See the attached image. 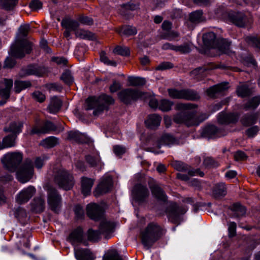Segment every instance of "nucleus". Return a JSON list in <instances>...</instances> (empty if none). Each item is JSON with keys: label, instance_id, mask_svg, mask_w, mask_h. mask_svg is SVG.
Segmentation results:
<instances>
[{"label": "nucleus", "instance_id": "nucleus-1", "mask_svg": "<svg viewBox=\"0 0 260 260\" xmlns=\"http://www.w3.org/2000/svg\"><path fill=\"white\" fill-rule=\"evenodd\" d=\"M49 157L46 155L35 158L33 161L30 158L26 159L16 173L19 181L24 183L28 181L34 173V166L38 170H40L45 165V162Z\"/></svg>", "mask_w": 260, "mask_h": 260}, {"label": "nucleus", "instance_id": "nucleus-2", "mask_svg": "<svg viewBox=\"0 0 260 260\" xmlns=\"http://www.w3.org/2000/svg\"><path fill=\"white\" fill-rule=\"evenodd\" d=\"M196 107L195 105L190 103L177 104L176 108L181 111L174 115L173 121L178 124L184 123L187 126L198 125L199 122L193 110Z\"/></svg>", "mask_w": 260, "mask_h": 260}, {"label": "nucleus", "instance_id": "nucleus-3", "mask_svg": "<svg viewBox=\"0 0 260 260\" xmlns=\"http://www.w3.org/2000/svg\"><path fill=\"white\" fill-rule=\"evenodd\" d=\"M165 230L157 223H149L141 231L140 238L144 247L149 248L165 234Z\"/></svg>", "mask_w": 260, "mask_h": 260}, {"label": "nucleus", "instance_id": "nucleus-4", "mask_svg": "<svg viewBox=\"0 0 260 260\" xmlns=\"http://www.w3.org/2000/svg\"><path fill=\"white\" fill-rule=\"evenodd\" d=\"M114 103V99H86L83 108L86 111L93 110V115L98 116L108 110L109 106Z\"/></svg>", "mask_w": 260, "mask_h": 260}, {"label": "nucleus", "instance_id": "nucleus-5", "mask_svg": "<svg viewBox=\"0 0 260 260\" xmlns=\"http://www.w3.org/2000/svg\"><path fill=\"white\" fill-rule=\"evenodd\" d=\"M32 43L26 39H17L11 46L10 54L16 58H23L32 50Z\"/></svg>", "mask_w": 260, "mask_h": 260}, {"label": "nucleus", "instance_id": "nucleus-6", "mask_svg": "<svg viewBox=\"0 0 260 260\" xmlns=\"http://www.w3.org/2000/svg\"><path fill=\"white\" fill-rule=\"evenodd\" d=\"M54 181L66 190H70L74 184V179L72 174L64 169H59L54 174Z\"/></svg>", "mask_w": 260, "mask_h": 260}, {"label": "nucleus", "instance_id": "nucleus-7", "mask_svg": "<svg viewBox=\"0 0 260 260\" xmlns=\"http://www.w3.org/2000/svg\"><path fill=\"white\" fill-rule=\"evenodd\" d=\"M186 211L185 208L179 206L176 203H171L166 209L169 220L174 224H179L182 220L181 215Z\"/></svg>", "mask_w": 260, "mask_h": 260}, {"label": "nucleus", "instance_id": "nucleus-8", "mask_svg": "<svg viewBox=\"0 0 260 260\" xmlns=\"http://www.w3.org/2000/svg\"><path fill=\"white\" fill-rule=\"evenodd\" d=\"M23 154L19 152H13L5 154L2 159L4 165L10 171H14L22 160Z\"/></svg>", "mask_w": 260, "mask_h": 260}, {"label": "nucleus", "instance_id": "nucleus-9", "mask_svg": "<svg viewBox=\"0 0 260 260\" xmlns=\"http://www.w3.org/2000/svg\"><path fill=\"white\" fill-rule=\"evenodd\" d=\"M47 202L52 211L55 213L59 211L61 205V197L54 187H49L47 190Z\"/></svg>", "mask_w": 260, "mask_h": 260}, {"label": "nucleus", "instance_id": "nucleus-10", "mask_svg": "<svg viewBox=\"0 0 260 260\" xmlns=\"http://www.w3.org/2000/svg\"><path fill=\"white\" fill-rule=\"evenodd\" d=\"M118 98H153L155 94L150 91L144 92L138 88H128L121 90Z\"/></svg>", "mask_w": 260, "mask_h": 260}, {"label": "nucleus", "instance_id": "nucleus-11", "mask_svg": "<svg viewBox=\"0 0 260 260\" xmlns=\"http://www.w3.org/2000/svg\"><path fill=\"white\" fill-rule=\"evenodd\" d=\"M229 20L240 27H244L247 24L251 22V17H248L242 12H231L228 14Z\"/></svg>", "mask_w": 260, "mask_h": 260}, {"label": "nucleus", "instance_id": "nucleus-12", "mask_svg": "<svg viewBox=\"0 0 260 260\" xmlns=\"http://www.w3.org/2000/svg\"><path fill=\"white\" fill-rule=\"evenodd\" d=\"M171 166L178 171L187 172L190 176H195L197 175L201 177L204 176V172L201 171L199 169H194L191 168L190 166L181 161H173L171 163Z\"/></svg>", "mask_w": 260, "mask_h": 260}, {"label": "nucleus", "instance_id": "nucleus-13", "mask_svg": "<svg viewBox=\"0 0 260 260\" xmlns=\"http://www.w3.org/2000/svg\"><path fill=\"white\" fill-rule=\"evenodd\" d=\"M57 129L56 126L51 121L49 120L45 121L42 125L39 126L36 123L32 128L30 132V135L35 134H48L51 132L55 131Z\"/></svg>", "mask_w": 260, "mask_h": 260}, {"label": "nucleus", "instance_id": "nucleus-14", "mask_svg": "<svg viewBox=\"0 0 260 260\" xmlns=\"http://www.w3.org/2000/svg\"><path fill=\"white\" fill-rule=\"evenodd\" d=\"M104 212L103 207L95 203H90L86 207L87 216L95 221L101 219L104 215Z\"/></svg>", "mask_w": 260, "mask_h": 260}, {"label": "nucleus", "instance_id": "nucleus-15", "mask_svg": "<svg viewBox=\"0 0 260 260\" xmlns=\"http://www.w3.org/2000/svg\"><path fill=\"white\" fill-rule=\"evenodd\" d=\"M135 199L140 203L146 202L149 196V191L146 186L141 184H136L133 190Z\"/></svg>", "mask_w": 260, "mask_h": 260}, {"label": "nucleus", "instance_id": "nucleus-16", "mask_svg": "<svg viewBox=\"0 0 260 260\" xmlns=\"http://www.w3.org/2000/svg\"><path fill=\"white\" fill-rule=\"evenodd\" d=\"M68 239L74 246L80 243H83L85 246L88 245L87 242L84 238L83 230L80 226L74 230L69 235Z\"/></svg>", "mask_w": 260, "mask_h": 260}, {"label": "nucleus", "instance_id": "nucleus-17", "mask_svg": "<svg viewBox=\"0 0 260 260\" xmlns=\"http://www.w3.org/2000/svg\"><path fill=\"white\" fill-rule=\"evenodd\" d=\"M171 98H200L198 92L190 89L177 90L175 88L168 89Z\"/></svg>", "mask_w": 260, "mask_h": 260}, {"label": "nucleus", "instance_id": "nucleus-18", "mask_svg": "<svg viewBox=\"0 0 260 260\" xmlns=\"http://www.w3.org/2000/svg\"><path fill=\"white\" fill-rule=\"evenodd\" d=\"M36 193V188L32 186H29L22 189L16 196L15 200L19 204L27 203Z\"/></svg>", "mask_w": 260, "mask_h": 260}, {"label": "nucleus", "instance_id": "nucleus-19", "mask_svg": "<svg viewBox=\"0 0 260 260\" xmlns=\"http://www.w3.org/2000/svg\"><path fill=\"white\" fill-rule=\"evenodd\" d=\"M229 87V83L224 82L210 87L206 90V92L207 95L209 97L215 95L222 96L228 91Z\"/></svg>", "mask_w": 260, "mask_h": 260}, {"label": "nucleus", "instance_id": "nucleus-20", "mask_svg": "<svg viewBox=\"0 0 260 260\" xmlns=\"http://www.w3.org/2000/svg\"><path fill=\"white\" fill-rule=\"evenodd\" d=\"M112 179L110 176L103 178L93 191L95 197H98L101 194L108 192L112 186Z\"/></svg>", "mask_w": 260, "mask_h": 260}, {"label": "nucleus", "instance_id": "nucleus-21", "mask_svg": "<svg viewBox=\"0 0 260 260\" xmlns=\"http://www.w3.org/2000/svg\"><path fill=\"white\" fill-rule=\"evenodd\" d=\"M148 185L155 198L164 202L167 201V197L164 190L153 179H151L149 180Z\"/></svg>", "mask_w": 260, "mask_h": 260}, {"label": "nucleus", "instance_id": "nucleus-22", "mask_svg": "<svg viewBox=\"0 0 260 260\" xmlns=\"http://www.w3.org/2000/svg\"><path fill=\"white\" fill-rule=\"evenodd\" d=\"M240 115L238 113H226L223 112L218 115V121L222 124H235L238 121Z\"/></svg>", "mask_w": 260, "mask_h": 260}, {"label": "nucleus", "instance_id": "nucleus-23", "mask_svg": "<svg viewBox=\"0 0 260 260\" xmlns=\"http://www.w3.org/2000/svg\"><path fill=\"white\" fill-rule=\"evenodd\" d=\"M149 105L152 108L156 109L158 107L162 111H168L171 110L173 103L167 99H162L158 103L156 99H150Z\"/></svg>", "mask_w": 260, "mask_h": 260}, {"label": "nucleus", "instance_id": "nucleus-24", "mask_svg": "<svg viewBox=\"0 0 260 260\" xmlns=\"http://www.w3.org/2000/svg\"><path fill=\"white\" fill-rule=\"evenodd\" d=\"M140 4L133 3L131 2L123 4L120 5V8L119 9V14L124 17L125 19H128L129 18V11H135L139 8Z\"/></svg>", "mask_w": 260, "mask_h": 260}, {"label": "nucleus", "instance_id": "nucleus-25", "mask_svg": "<svg viewBox=\"0 0 260 260\" xmlns=\"http://www.w3.org/2000/svg\"><path fill=\"white\" fill-rule=\"evenodd\" d=\"M74 254L77 260H94V257L90 250L87 248H74Z\"/></svg>", "mask_w": 260, "mask_h": 260}, {"label": "nucleus", "instance_id": "nucleus-26", "mask_svg": "<svg viewBox=\"0 0 260 260\" xmlns=\"http://www.w3.org/2000/svg\"><path fill=\"white\" fill-rule=\"evenodd\" d=\"M203 41L204 46L208 48H215L219 40L213 32H209L203 35Z\"/></svg>", "mask_w": 260, "mask_h": 260}, {"label": "nucleus", "instance_id": "nucleus-27", "mask_svg": "<svg viewBox=\"0 0 260 260\" xmlns=\"http://www.w3.org/2000/svg\"><path fill=\"white\" fill-rule=\"evenodd\" d=\"M31 209L35 213L42 212L45 207V202L44 198L42 197L35 198L30 204Z\"/></svg>", "mask_w": 260, "mask_h": 260}, {"label": "nucleus", "instance_id": "nucleus-28", "mask_svg": "<svg viewBox=\"0 0 260 260\" xmlns=\"http://www.w3.org/2000/svg\"><path fill=\"white\" fill-rule=\"evenodd\" d=\"M178 143V141L169 134L163 135L157 142V147L160 148L162 145L170 146Z\"/></svg>", "mask_w": 260, "mask_h": 260}, {"label": "nucleus", "instance_id": "nucleus-29", "mask_svg": "<svg viewBox=\"0 0 260 260\" xmlns=\"http://www.w3.org/2000/svg\"><path fill=\"white\" fill-rule=\"evenodd\" d=\"M253 91V88L247 83L240 84L236 88L237 95L242 98L251 96Z\"/></svg>", "mask_w": 260, "mask_h": 260}, {"label": "nucleus", "instance_id": "nucleus-30", "mask_svg": "<svg viewBox=\"0 0 260 260\" xmlns=\"http://www.w3.org/2000/svg\"><path fill=\"white\" fill-rule=\"evenodd\" d=\"M226 188L224 183L215 184L212 189V196L216 199L223 198L226 194Z\"/></svg>", "mask_w": 260, "mask_h": 260}, {"label": "nucleus", "instance_id": "nucleus-31", "mask_svg": "<svg viewBox=\"0 0 260 260\" xmlns=\"http://www.w3.org/2000/svg\"><path fill=\"white\" fill-rule=\"evenodd\" d=\"M161 120V117L159 115L152 114L148 116L145 123L148 128L154 129L159 125Z\"/></svg>", "mask_w": 260, "mask_h": 260}, {"label": "nucleus", "instance_id": "nucleus-32", "mask_svg": "<svg viewBox=\"0 0 260 260\" xmlns=\"http://www.w3.org/2000/svg\"><path fill=\"white\" fill-rule=\"evenodd\" d=\"M61 25L63 28L75 31V33L80 24L76 20L70 18H64L61 22Z\"/></svg>", "mask_w": 260, "mask_h": 260}, {"label": "nucleus", "instance_id": "nucleus-33", "mask_svg": "<svg viewBox=\"0 0 260 260\" xmlns=\"http://www.w3.org/2000/svg\"><path fill=\"white\" fill-rule=\"evenodd\" d=\"M94 183V180L83 177L81 180V192L84 196L90 194L91 189Z\"/></svg>", "mask_w": 260, "mask_h": 260}, {"label": "nucleus", "instance_id": "nucleus-34", "mask_svg": "<svg viewBox=\"0 0 260 260\" xmlns=\"http://www.w3.org/2000/svg\"><path fill=\"white\" fill-rule=\"evenodd\" d=\"M23 122L22 121H13L10 123L9 127H5L4 131L5 132H12L13 135H17L22 132Z\"/></svg>", "mask_w": 260, "mask_h": 260}, {"label": "nucleus", "instance_id": "nucleus-35", "mask_svg": "<svg viewBox=\"0 0 260 260\" xmlns=\"http://www.w3.org/2000/svg\"><path fill=\"white\" fill-rule=\"evenodd\" d=\"M116 31L120 36H125L126 37H129L134 36L137 33V28L131 25H123L119 27Z\"/></svg>", "mask_w": 260, "mask_h": 260}, {"label": "nucleus", "instance_id": "nucleus-36", "mask_svg": "<svg viewBox=\"0 0 260 260\" xmlns=\"http://www.w3.org/2000/svg\"><path fill=\"white\" fill-rule=\"evenodd\" d=\"M3 84L4 87H0V96L3 98H9L13 86V80L5 79Z\"/></svg>", "mask_w": 260, "mask_h": 260}, {"label": "nucleus", "instance_id": "nucleus-37", "mask_svg": "<svg viewBox=\"0 0 260 260\" xmlns=\"http://www.w3.org/2000/svg\"><path fill=\"white\" fill-rule=\"evenodd\" d=\"M99 228L100 232L102 235H104L106 238H108V235L114 231V225L110 221H101Z\"/></svg>", "mask_w": 260, "mask_h": 260}, {"label": "nucleus", "instance_id": "nucleus-38", "mask_svg": "<svg viewBox=\"0 0 260 260\" xmlns=\"http://www.w3.org/2000/svg\"><path fill=\"white\" fill-rule=\"evenodd\" d=\"M257 118L256 113H247L242 117L240 122L243 126H249L256 123Z\"/></svg>", "mask_w": 260, "mask_h": 260}, {"label": "nucleus", "instance_id": "nucleus-39", "mask_svg": "<svg viewBox=\"0 0 260 260\" xmlns=\"http://www.w3.org/2000/svg\"><path fill=\"white\" fill-rule=\"evenodd\" d=\"M58 144H59V139L54 136L48 137L40 142V145L47 149L53 148Z\"/></svg>", "mask_w": 260, "mask_h": 260}, {"label": "nucleus", "instance_id": "nucleus-40", "mask_svg": "<svg viewBox=\"0 0 260 260\" xmlns=\"http://www.w3.org/2000/svg\"><path fill=\"white\" fill-rule=\"evenodd\" d=\"M231 43L224 39H219L215 48L221 53L229 54L230 51Z\"/></svg>", "mask_w": 260, "mask_h": 260}, {"label": "nucleus", "instance_id": "nucleus-41", "mask_svg": "<svg viewBox=\"0 0 260 260\" xmlns=\"http://www.w3.org/2000/svg\"><path fill=\"white\" fill-rule=\"evenodd\" d=\"M218 132L216 126L213 125H210L206 126L202 131L201 135L203 137L206 138H213L215 137Z\"/></svg>", "mask_w": 260, "mask_h": 260}, {"label": "nucleus", "instance_id": "nucleus-42", "mask_svg": "<svg viewBox=\"0 0 260 260\" xmlns=\"http://www.w3.org/2000/svg\"><path fill=\"white\" fill-rule=\"evenodd\" d=\"M231 210L234 212V217L237 218L244 216L246 212V208L238 203L234 204Z\"/></svg>", "mask_w": 260, "mask_h": 260}, {"label": "nucleus", "instance_id": "nucleus-43", "mask_svg": "<svg viewBox=\"0 0 260 260\" xmlns=\"http://www.w3.org/2000/svg\"><path fill=\"white\" fill-rule=\"evenodd\" d=\"M127 82L129 86L134 87H141L146 83V80L145 78L135 76L128 77Z\"/></svg>", "mask_w": 260, "mask_h": 260}, {"label": "nucleus", "instance_id": "nucleus-44", "mask_svg": "<svg viewBox=\"0 0 260 260\" xmlns=\"http://www.w3.org/2000/svg\"><path fill=\"white\" fill-rule=\"evenodd\" d=\"M62 102L59 99H51L48 107V111L50 113H56L59 111Z\"/></svg>", "mask_w": 260, "mask_h": 260}, {"label": "nucleus", "instance_id": "nucleus-45", "mask_svg": "<svg viewBox=\"0 0 260 260\" xmlns=\"http://www.w3.org/2000/svg\"><path fill=\"white\" fill-rule=\"evenodd\" d=\"M32 86L29 81H21L17 80L14 82V90L16 93H19L22 90L29 88Z\"/></svg>", "mask_w": 260, "mask_h": 260}, {"label": "nucleus", "instance_id": "nucleus-46", "mask_svg": "<svg viewBox=\"0 0 260 260\" xmlns=\"http://www.w3.org/2000/svg\"><path fill=\"white\" fill-rule=\"evenodd\" d=\"M103 260H124L116 249H111L107 251L103 256Z\"/></svg>", "mask_w": 260, "mask_h": 260}, {"label": "nucleus", "instance_id": "nucleus-47", "mask_svg": "<svg viewBox=\"0 0 260 260\" xmlns=\"http://www.w3.org/2000/svg\"><path fill=\"white\" fill-rule=\"evenodd\" d=\"M16 135L10 134L5 137L2 141V145L4 148L14 147L16 145Z\"/></svg>", "mask_w": 260, "mask_h": 260}, {"label": "nucleus", "instance_id": "nucleus-48", "mask_svg": "<svg viewBox=\"0 0 260 260\" xmlns=\"http://www.w3.org/2000/svg\"><path fill=\"white\" fill-rule=\"evenodd\" d=\"M203 14V11L201 10L193 12L189 14V20L192 23L198 24L204 20Z\"/></svg>", "mask_w": 260, "mask_h": 260}, {"label": "nucleus", "instance_id": "nucleus-49", "mask_svg": "<svg viewBox=\"0 0 260 260\" xmlns=\"http://www.w3.org/2000/svg\"><path fill=\"white\" fill-rule=\"evenodd\" d=\"M85 159L91 167H96L99 165L101 166L102 164L101 158L99 155H86L85 156Z\"/></svg>", "mask_w": 260, "mask_h": 260}, {"label": "nucleus", "instance_id": "nucleus-50", "mask_svg": "<svg viewBox=\"0 0 260 260\" xmlns=\"http://www.w3.org/2000/svg\"><path fill=\"white\" fill-rule=\"evenodd\" d=\"M76 37L82 39L92 40L94 39V34L91 31L83 29H77L75 32Z\"/></svg>", "mask_w": 260, "mask_h": 260}, {"label": "nucleus", "instance_id": "nucleus-51", "mask_svg": "<svg viewBox=\"0 0 260 260\" xmlns=\"http://www.w3.org/2000/svg\"><path fill=\"white\" fill-rule=\"evenodd\" d=\"M18 0H0V6L5 10L11 11L18 4Z\"/></svg>", "mask_w": 260, "mask_h": 260}, {"label": "nucleus", "instance_id": "nucleus-52", "mask_svg": "<svg viewBox=\"0 0 260 260\" xmlns=\"http://www.w3.org/2000/svg\"><path fill=\"white\" fill-rule=\"evenodd\" d=\"M15 217L21 222H23L27 217V214L26 210L21 207H19L14 209Z\"/></svg>", "mask_w": 260, "mask_h": 260}, {"label": "nucleus", "instance_id": "nucleus-53", "mask_svg": "<svg viewBox=\"0 0 260 260\" xmlns=\"http://www.w3.org/2000/svg\"><path fill=\"white\" fill-rule=\"evenodd\" d=\"M209 70L208 63L202 67H198L191 71L189 74L191 76L198 78L204 75L205 72Z\"/></svg>", "mask_w": 260, "mask_h": 260}, {"label": "nucleus", "instance_id": "nucleus-54", "mask_svg": "<svg viewBox=\"0 0 260 260\" xmlns=\"http://www.w3.org/2000/svg\"><path fill=\"white\" fill-rule=\"evenodd\" d=\"M60 80L67 85L70 86L74 82V78L72 75L71 72L69 70H66L60 76Z\"/></svg>", "mask_w": 260, "mask_h": 260}, {"label": "nucleus", "instance_id": "nucleus-55", "mask_svg": "<svg viewBox=\"0 0 260 260\" xmlns=\"http://www.w3.org/2000/svg\"><path fill=\"white\" fill-rule=\"evenodd\" d=\"M260 104V99H249L244 104L243 108L245 110L255 109Z\"/></svg>", "mask_w": 260, "mask_h": 260}, {"label": "nucleus", "instance_id": "nucleus-56", "mask_svg": "<svg viewBox=\"0 0 260 260\" xmlns=\"http://www.w3.org/2000/svg\"><path fill=\"white\" fill-rule=\"evenodd\" d=\"M102 234L99 229L98 230H93L90 229L88 231V239L90 241H98L100 239L101 235Z\"/></svg>", "mask_w": 260, "mask_h": 260}, {"label": "nucleus", "instance_id": "nucleus-57", "mask_svg": "<svg viewBox=\"0 0 260 260\" xmlns=\"http://www.w3.org/2000/svg\"><path fill=\"white\" fill-rule=\"evenodd\" d=\"M113 52L118 55L124 56H128L130 55L129 48L125 46H117L114 49Z\"/></svg>", "mask_w": 260, "mask_h": 260}, {"label": "nucleus", "instance_id": "nucleus-58", "mask_svg": "<svg viewBox=\"0 0 260 260\" xmlns=\"http://www.w3.org/2000/svg\"><path fill=\"white\" fill-rule=\"evenodd\" d=\"M83 135L77 132H70L68 134V139L74 140L78 143H83Z\"/></svg>", "mask_w": 260, "mask_h": 260}, {"label": "nucleus", "instance_id": "nucleus-59", "mask_svg": "<svg viewBox=\"0 0 260 260\" xmlns=\"http://www.w3.org/2000/svg\"><path fill=\"white\" fill-rule=\"evenodd\" d=\"M100 60L105 64L108 66L116 67L117 64L116 61L109 59L108 57L106 56V54L105 51H102L101 52Z\"/></svg>", "mask_w": 260, "mask_h": 260}, {"label": "nucleus", "instance_id": "nucleus-60", "mask_svg": "<svg viewBox=\"0 0 260 260\" xmlns=\"http://www.w3.org/2000/svg\"><path fill=\"white\" fill-rule=\"evenodd\" d=\"M74 211L75 214V218L77 220H81L84 218V211L82 207L77 205L75 206Z\"/></svg>", "mask_w": 260, "mask_h": 260}, {"label": "nucleus", "instance_id": "nucleus-61", "mask_svg": "<svg viewBox=\"0 0 260 260\" xmlns=\"http://www.w3.org/2000/svg\"><path fill=\"white\" fill-rule=\"evenodd\" d=\"M176 51L181 54H187L191 51L190 46L188 43H184L179 46H176Z\"/></svg>", "mask_w": 260, "mask_h": 260}, {"label": "nucleus", "instance_id": "nucleus-62", "mask_svg": "<svg viewBox=\"0 0 260 260\" xmlns=\"http://www.w3.org/2000/svg\"><path fill=\"white\" fill-rule=\"evenodd\" d=\"M29 7L32 11H37L43 7V3L40 0H31L29 4Z\"/></svg>", "mask_w": 260, "mask_h": 260}, {"label": "nucleus", "instance_id": "nucleus-63", "mask_svg": "<svg viewBox=\"0 0 260 260\" xmlns=\"http://www.w3.org/2000/svg\"><path fill=\"white\" fill-rule=\"evenodd\" d=\"M203 164L208 168L217 167L218 166L217 162L211 157H206L204 159Z\"/></svg>", "mask_w": 260, "mask_h": 260}, {"label": "nucleus", "instance_id": "nucleus-64", "mask_svg": "<svg viewBox=\"0 0 260 260\" xmlns=\"http://www.w3.org/2000/svg\"><path fill=\"white\" fill-rule=\"evenodd\" d=\"M112 84L109 87L110 92L112 93L117 92L120 90L122 87L121 84L119 81L116 80L115 79L113 80Z\"/></svg>", "mask_w": 260, "mask_h": 260}]
</instances>
